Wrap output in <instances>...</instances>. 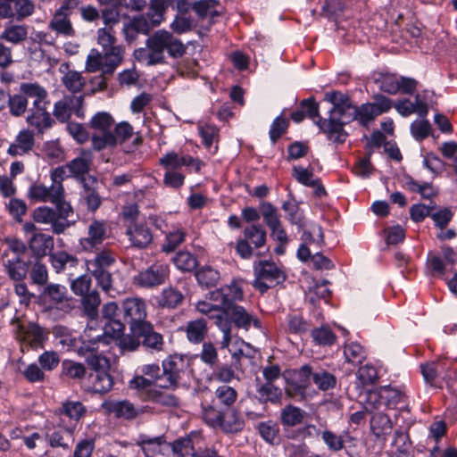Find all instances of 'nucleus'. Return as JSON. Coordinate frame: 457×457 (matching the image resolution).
Returning <instances> with one entry per match:
<instances>
[{
  "instance_id": "obj_45",
  "label": "nucleus",
  "mask_w": 457,
  "mask_h": 457,
  "mask_svg": "<svg viewBox=\"0 0 457 457\" xmlns=\"http://www.w3.org/2000/svg\"><path fill=\"white\" fill-rule=\"evenodd\" d=\"M257 392L262 401L270 402L272 403H279L283 395L281 388L275 386L273 383H264L261 385Z\"/></svg>"
},
{
  "instance_id": "obj_56",
  "label": "nucleus",
  "mask_w": 457,
  "mask_h": 457,
  "mask_svg": "<svg viewBox=\"0 0 457 457\" xmlns=\"http://www.w3.org/2000/svg\"><path fill=\"white\" fill-rule=\"evenodd\" d=\"M427 265L429 272L436 277H442L449 266L441 254L433 253L428 254Z\"/></svg>"
},
{
  "instance_id": "obj_24",
  "label": "nucleus",
  "mask_w": 457,
  "mask_h": 457,
  "mask_svg": "<svg viewBox=\"0 0 457 457\" xmlns=\"http://www.w3.org/2000/svg\"><path fill=\"white\" fill-rule=\"evenodd\" d=\"M107 227L105 222L94 220L88 227L87 237L81 239L80 244L85 250H91L106 238Z\"/></svg>"
},
{
  "instance_id": "obj_10",
  "label": "nucleus",
  "mask_w": 457,
  "mask_h": 457,
  "mask_svg": "<svg viewBox=\"0 0 457 457\" xmlns=\"http://www.w3.org/2000/svg\"><path fill=\"white\" fill-rule=\"evenodd\" d=\"M124 330V324L119 320H107L103 329H95L88 328L82 338L88 340L92 345H88L87 350L92 351L98 348V344L109 345L114 339L119 338Z\"/></svg>"
},
{
  "instance_id": "obj_30",
  "label": "nucleus",
  "mask_w": 457,
  "mask_h": 457,
  "mask_svg": "<svg viewBox=\"0 0 457 457\" xmlns=\"http://www.w3.org/2000/svg\"><path fill=\"white\" fill-rule=\"evenodd\" d=\"M29 247L37 256H45L54 248V237L44 233H34L29 239Z\"/></svg>"
},
{
  "instance_id": "obj_44",
  "label": "nucleus",
  "mask_w": 457,
  "mask_h": 457,
  "mask_svg": "<svg viewBox=\"0 0 457 457\" xmlns=\"http://www.w3.org/2000/svg\"><path fill=\"white\" fill-rule=\"evenodd\" d=\"M199 284L206 287H214L220 280V273L211 266H204L199 269L195 273Z\"/></svg>"
},
{
  "instance_id": "obj_43",
  "label": "nucleus",
  "mask_w": 457,
  "mask_h": 457,
  "mask_svg": "<svg viewBox=\"0 0 457 457\" xmlns=\"http://www.w3.org/2000/svg\"><path fill=\"white\" fill-rule=\"evenodd\" d=\"M344 355L348 362L357 365L365 359V351L361 344L350 342L345 345Z\"/></svg>"
},
{
  "instance_id": "obj_37",
  "label": "nucleus",
  "mask_w": 457,
  "mask_h": 457,
  "mask_svg": "<svg viewBox=\"0 0 457 457\" xmlns=\"http://www.w3.org/2000/svg\"><path fill=\"white\" fill-rule=\"evenodd\" d=\"M115 262V257L110 251H102L94 259L87 261V267L89 271L95 270H106Z\"/></svg>"
},
{
  "instance_id": "obj_19",
  "label": "nucleus",
  "mask_w": 457,
  "mask_h": 457,
  "mask_svg": "<svg viewBox=\"0 0 457 457\" xmlns=\"http://www.w3.org/2000/svg\"><path fill=\"white\" fill-rule=\"evenodd\" d=\"M225 318L228 320L229 318L237 328L245 331L249 330L252 326L255 328H260L262 326L261 321L254 314L240 305L232 306L226 310Z\"/></svg>"
},
{
  "instance_id": "obj_13",
  "label": "nucleus",
  "mask_w": 457,
  "mask_h": 457,
  "mask_svg": "<svg viewBox=\"0 0 457 457\" xmlns=\"http://www.w3.org/2000/svg\"><path fill=\"white\" fill-rule=\"evenodd\" d=\"M211 295V293L209 294ZM196 310L207 315L209 318L215 320V324L222 332V345L228 346L229 340V326L231 322L225 318L226 310L220 302H215L210 298L208 301H199L196 303Z\"/></svg>"
},
{
  "instance_id": "obj_5",
  "label": "nucleus",
  "mask_w": 457,
  "mask_h": 457,
  "mask_svg": "<svg viewBox=\"0 0 457 457\" xmlns=\"http://www.w3.org/2000/svg\"><path fill=\"white\" fill-rule=\"evenodd\" d=\"M54 205L57 211L48 206L36 208L33 212V219L37 223L51 225L54 233L61 234L71 226L68 218L73 212L71 204L66 201Z\"/></svg>"
},
{
  "instance_id": "obj_14",
  "label": "nucleus",
  "mask_w": 457,
  "mask_h": 457,
  "mask_svg": "<svg viewBox=\"0 0 457 457\" xmlns=\"http://www.w3.org/2000/svg\"><path fill=\"white\" fill-rule=\"evenodd\" d=\"M136 445L140 447L145 457H171V446L163 436L151 437L140 434L136 438Z\"/></svg>"
},
{
  "instance_id": "obj_63",
  "label": "nucleus",
  "mask_w": 457,
  "mask_h": 457,
  "mask_svg": "<svg viewBox=\"0 0 457 457\" xmlns=\"http://www.w3.org/2000/svg\"><path fill=\"white\" fill-rule=\"evenodd\" d=\"M384 405L381 388L379 390H370L367 392L364 400V410L367 412L378 411Z\"/></svg>"
},
{
  "instance_id": "obj_8",
  "label": "nucleus",
  "mask_w": 457,
  "mask_h": 457,
  "mask_svg": "<svg viewBox=\"0 0 457 457\" xmlns=\"http://www.w3.org/2000/svg\"><path fill=\"white\" fill-rule=\"evenodd\" d=\"M162 368L163 374L159 378V387L176 388L189 369V359L184 355L173 354L163 361Z\"/></svg>"
},
{
  "instance_id": "obj_64",
  "label": "nucleus",
  "mask_w": 457,
  "mask_h": 457,
  "mask_svg": "<svg viewBox=\"0 0 457 457\" xmlns=\"http://www.w3.org/2000/svg\"><path fill=\"white\" fill-rule=\"evenodd\" d=\"M261 436L270 444H275L278 440V426L272 422H262L258 426Z\"/></svg>"
},
{
  "instance_id": "obj_4",
  "label": "nucleus",
  "mask_w": 457,
  "mask_h": 457,
  "mask_svg": "<svg viewBox=\"0 0 457 457\" xmlns=\"http://www.w3.org/2000/svg\"><path fill=\"white\" fill-rule=\"evenodd\" d=\"M20 91L28 98H33V107L30 109L32 113L28 116L27 121L37 129L49 127L51 117L46 112V90L37 83H22Z\"/></svg>"
},
{
  "instance_id": "obj_50",
  "label": "nucleus",
  "mask_w": 457,
  "mask_h": 457,
  "mask_svg": "<svg viewBox=\"0 0 457 457\" xmlns=\"http://www.w3.org/2000/svg\"><path fill=\"white\" fill-rule=\"evenodd\" d=\"M66 165L71 177L81 178L83 180V176L89 170L90 160L87 156H79Z\"/></svg>"
},
{
  "instance_id": "obj_38",
  "label": "nucleus",
  "mask_w": 457,
  "mask_h": 457,
  "mask_svg": "<svg viewBox=\"0 0 457 457\" xmlns=\"http://www.w3.org/2000/svg\"><path fill=\"white\" fill-rule=\"evenodd\" d=\"M49 259L53 268L57 273L62 271L67 265L75 267L78 264V260L73 255L63 251L51 253Z\"/></svg>"
},
{
  "instance_id": "obj_39",
  "label": "nucleus",
  "mask_w": 457,
  "mask_h": 457,
  "mask_svg": "<svg viewBox=\"0 0 457 457\" xmlns=\"http://www.w3.org/2000/svg\"><path fill=\"white\" fill-rule=\"evenodd\" d=\"M220 347L222 349H228L231 353L232 358L238 361L242 356H245V348L249 347V345L240 339L239 337L232 334V326H229V340L228 346L222 345V340L220 341Z\"/></svg>"
},
{
  "instance_id": "obj_47",
  "label": "nucleus",
  "mask_w": 457,
  "mask_h": 457,
  "mask_svg": "<svg viewBox=\"0 0 457 457\" xmlns=\"http://www.w3.org/2000/svg\"><path fill=\"white\" fill-rule=\"evenodd\" d=\"M423 378L427 383L433 385L436 378L445 370V364L443 361H432L420 366Z\"/></svg>"
},
{
  "instance_id": "obj_34",
  "label": "nucleus",
  "mask_w": 457,
  "mask_h": 457,
  "mask_svg": "<svg viewBox=\"0 0 457 457\" xmlns=\"http://www.w3.org/2000/svg\"><path fill=\"white\" fill-rule=\"evenodd\" d=\"M82 339L83 345L80 347L79 351L89 353V355L87 357V362L94 370V372H96L98 370H107L110 367L109 360L101 354L95 353L94 352L96 349L92 351L87 350V347L92 345L91 343L88 342V340H86L85 342V338Z\"/></svg>"
},
{
  "instance_id": "obj_54",
  "label": "nucleus",
  "mask_w": 457,
  "mask_h": 457,
  "mask_svg": "<svg viewBox=\"0 0 457 457\" xmlns=\"http://www.w3.org/2000/svg\"><path fill=\"white\" fill-rule=\"evenodd\" d=\"M261 213L270 229L282 224L278 210L270 203H263L261 205Z\"/></svg>"
},
{
  "instance_id": "obj_16",
  "label": "nucleus",
  "mask_w": 457,
  "mask_h": 457,
  "mask_svg": "<svg viewBox=\"0 0 457 457\" xmlns=\"http://www.w3.org/2000/svg\"><path fill=\"white\" fill-rule=\"evenodd\" d=\"M169 265L157 262L148 269L139 272L135 277V282L142 287H154L163 284L169 277Z\"/></svg>"
},
{
  "instance_id": "obj_12",
  "label": "nucleus",
  "mask_w": 457,
  "mask_h": 457,
  "mask_svg": "<svg viewBox=\"0 0 457 457\" xmlns=\"http://www.w3.org/2000/svg\"><path fill=\"white\" fill-rule=\"evenodd\" d=\"M244 237L236 244V252L243 259L253 256V248H261L266 244L267 233L261 225H251L244 229Z\"/></svg>"
},
{
  "instance_id": "obj_26",
  "label": "nucleus",
  "mask_w": 457,
  "mask_h": 457,
  "mask_svg": "<svg viewBox=\"0 0 457 457\" xmlns=\"http://www.w3.org/2000/svg\"><path fill=\"white\" fill-rule=\"evenodd\" d=\"M254 275L264 278L270 284L278 285L285 280L284 272L272 262L261 261L254 268Z\"/></svg>"
},
{
  "instance_id": "obj_52",
  "label": "nucleus",
  "mask_w": 457,
  "mask_h": 457,
  "mask_svg": "<svg viewBox=\"0 0 457 457\" xmlns=\"http://www.w3.org/2000/svg\"><path fill=\"white\" fill-rule=\"evenodd\" d=\"M2 243L7 246V249L2 253L3 259H6L8 257L10 251L15 254V257L21 258L27 251L26 245L21 239L14 237H6L2 240Z\"/></svg>"
},
{
  "instance_id": "obj_35",
  "label": "nucleus",
  "mask_w": 457,
  "mask_h": 457,
  "mask_svg": "<svg viewBox=\"0 0 457 457\" xmlns=\"http://www.w3.org/2000/svg\"><path fill=\"white\" fill-rule=\"evenodd\" d=\"M171 446V455L178 457H195L196 452L190 436L175 440Z\"/></svg>"
},
{
  "instance_id": "obj_20",
  "label": "nucleus",
  "mask_w": 457,
  "mask_h": 457,
  "mask_svg": "<svg viewBox=\"0 0 457 457\" xmlns=\"http://www.w3.org/2000/svg\"><path fill=\"white\" fill-rule=\"evenodd\" d=\"M28 197L36 202H49L53 204H59L65 201L61 196V188L59 187H46L41 183H34L28 189Z\"/></svg>"
},
{
  "instance_id": "obj_31",
  "label": "nucleus",
  "mask_w": 457,
  "mask_h": 457,
  "mask_svg": "<svg viewBox=\"0 0 457 457\" xmlns=\"http://www.w3.org/2000/svg\"><path fill=\"white\" fill-rule=\"evenodd\" d=\"M92 391L97 394H104L110 391L113 386L112 376L107 370H98L89 376Z\"/></svg>"
},
{
  "instance_id": "obj_36",
  "label": "nucleus",
  "mask_w": 457,
  "mask_h": 457,
  "mask_svg": "<svg viewBox=\"0 0 457 457\" xmlns=\"http://www.w3.org/2000/svg\"><path fill=\"white\" fill-rule=\"evenodd\" d=\"M392 427V421L386 414L381 411L373 414L370 420V428L377 436L389 434Z\"/></svg>"
},
{
  "instance_id": "obj_41",
  "label": "nucleus",
  "mask_w": 457,
  "mask_h": 457,
  "mask_svg": "<svg viewBox=\"0 0 457 457\" xmlns=\"http://www.w3.org/2000/svg\"><path fill=\"white\" fill-rule=\"evenodd\" d=\"M110 411L116 417L127 420L134 419L140 413V411L129 401H120L112 403Z\"/></svg>"
},
{
  "instance_id": "obj_61",
  "label": "nucleus",
  "mask_w": 457,
  "mask_h": 457,
  "mask_svg": "<svg viewBox=\"0 0 457 457\" xmlns=\"http://www.w3.org/2000/svg\"><path fill=\"white\" fill-rule=\"evenodd\" d=\"M378 115L379 111L375 108L374 104L370 103L363 104L360 107H357L355 120H358L361 125L366 126Z\"/></svg>"
},
{
  "instance_id": "obj_3",
  "label": "nucleus",
  "mask_w": 457,
  "mask_h": 457,
  "mask_svg": "<svg viewBox=\"0 0 457 457\" xmlns=\"http://www.w3.org/2000/svg\"><path fill=\"white\" fill-rule=\"evenodd\" d=\"M164 50L173 58L182 57L186 46L170 32L165 29L155 31L146 40V48L135 51V58L146 65H154L164 62Z\"/></svg>"
},
{
  "instance_id": "obj_23",
  "label": "nucleus",
  "mask_w": 457,
  "mask_h": 457,
  "mask_svg": "<svg viewBox=\"0 0 457 457\" xmlns=\"http://www.w3.org/2000/svg\"><path fill=\"white\" fill-rule=\"evenodd\" d=\"M35 138L34 133L23 129L21 130L12 143L10 144L7 154L11 156H21L29 154L34 147Z\"/></svg>"
},
{
  "instance_id": "obj_58",
  "label": "nucleus",
  "mask_w": 457,
  "mask_h": 457,
  "mask_svg": "<svg viewBox=\"0 0 457 457\" xmlns=\"http://www.w3.org/2000/svg\"><path fill=\"white\" fill-rule=\"evenodd\" d=\"M384 405L388 408H395L397 404L403 403L405 395L396 388L385 386L381 388Z\"/></svg>"
},
{
  "instance_id": "obj_55",
  "label": "nucleus",
  "mask_w": 457,
  "mask_h": 457,
  "mask_svg": "<svg viewBox=\"0 0 457 457\" xmlns=\"http://www.w3.org/2000/svg\"><path fill=\"white\" fill-rule=\"evenodd\" d=\"M304 411L301 409L288 405L281 411V420L287 426H295L303 421Z\"/></svg>"
},
{
  "instance_id": "obj_22",
  "label": "nucleus",
  "mask_w": 457,
  "mask_h": 457,
  "mask_svg": "<svg viewBox=\"0 0 457 457\" xmlns=\"http://www.w3.org/2000/svg\"><path fill=\"white\" fill-rule=\"evenodd\" d=\"M312 375V368L308 365L295 370L289 380V386L286 389L287 393L291 396H303L304 390L311 385Z\"/></svg>"
},
{
  "instance_id": "obj_46",
  "label": "nucleus",
  "mask_w": 457,
  "mask_h": 457,
  "mask_svg": "<svg viewBox=\"0 0 457 457\" xmlns=\"http://www.w3.org/2000/svg\"><path fill=\"white\" fill-rule=\"evenodd\" d=\"M303 244L308 246H312L313 249H318L323 243L324 237L322 229L320 226L312 225L308 230H304L302 235Z\"/></svg>"
},
{
  "instance_id": "obj_59",
  "label": "nucleus",
  "mask_w": 457,
  "mask_h": 457,
  "mask_svg": "<svg viewBox=\"0 0 457 457\" xmlns=\"http://www.w3.org/2000/svg\"><path fill=\"white\" fill-rule=\"evenodd\" d=\"M67 293V288L64 286L50 284L44 289L43 295L46 298H49L54 303H60L68 299Z\"/></svg>"
},
{
  "instance_id": "obj_60",
  "label": "nucleus",
  "mask_w": 457,
  "mask_h": 457,
  "mask_svg": "<svg viewBox=\"0 0 457 457\" xmlns=\"http://www.w3.org/2000/svg\"><path fill=\"white\" fill-rule=\"evenodd\" d=\"M312 381L319 389L323 391L333 388L337 382L335 376L326 370L313 372Z\"/></svg>"
},
{
  "instance_id": "obj_49",
  "label": "nucleus",
  "mask_w": 457,
  "mask_h": 457,
  "mask_svg": "<svg viewBox=\"0 0 457 457\" xmlns=\"http://www.w3.org/2000/svg\"><path fill=\"white\" fill-rule=\"evenodd\" d=\"M148 400L162 405L170 407L177 406L179 403V401L177 396L158 388L149 390Z\"/></svg>"
},
{
  "instance_id": "obj_40",
  "label": "nucleus",
  "mask_w": 457,
  "mask_h": 457,
  "mask_svg": "<svg viewBox=\"0 0 457 457\" xmlns=\"http://www.w3.org/2000/svg\"><path fill=\"white\" fill-rule=\"evenodd\" d=\"M84 192L83 198L85 199L88 209L91 211H96L101 204V198L98 194L94 189V184H96V180L93 178H89L87 180H82Z\"/></svg>"
},
{
  "instance_id": "obj_32",
  "label": "nucleus",
  "mask_w": 457,
  "mask_h": 457,
  "mask_svg": "<svg viewBox=\"0 0 457 457\" xmlns=\"http://www.w3.org/2000/svg\"><path fill=\"white\" fill-rule=\"evenodd\" d=\"M207 323L204 319H197L189 321L186 328L187 339L195 344L202 342L207 334Z\"/></svg>"
},
{
  "instance_id": "obj_7",
  "label": "nucleus",
  "mask_w": 457,
  "mask_h": 457,
  "mask_svg": "<svg viewBox=\"0 0 457 457\" xmlns=\"http://www.w3.org/2000/svg\"><path fill=\"white\" fill-rule=\"evenodd\" d=\"M122 60V48H112L110 52L103 54L93 48L87 54L86 70L89 72L101 71L104 74H112Z\"/></svg>"
},
{
  "instance_id": "obj_57",
  "label": "nucleus",
  "mask_w": 457,
  "mask_h": 457,
  "mask_svg": "<svg viewBox=\"0 0 457 457\" xmlns=\"http://www.w3.org/2000/svg\"><path fill=\"white\" fill-rule=\"evenodd\" d=\"M183 298L179 290L169 287L162 291L159 303L163 307L175 308L182 303Z\"/></svg>"
},
{
  "instance_id": "obj_28",
  "label": "nucleus",
  "mask_w": 457,
  "mask_h": 457,
  "mask_svg": "<svg viewBox=\"0 0 457 457\" xmlns=\"http://www.w3.org/2000/svg\"><path fill=\"white\" fill-rule=\"evenodd\" d=\"M137 337H143V345L150 349L160 351L163 345L162 336L154 332L150 323L143 324L138 331L132 332Z\"/></svg>"
},
{
  "instance_id": "obj_15",
  "label": "nucleus",
  "mask_w": 457,
  "mask_h": 457,
  "mask_svg": "<svg viewBox=\"0 0 457 457\" xmlns=\"http://www.w3.org/2000/svg\"><path fill=\"white\" fill-rule=\"evenodd\" d=\"M124 319L129 323L131 332L138 331L143 324H147L146 304L140 298H128L122 303Z\"/></svg>"
},
{
  "instance_id": "obj_27",
  "label": "nucleus",
  "mask_w": 457,
  "mask_h": 457,
  "mask_svg": "<svg viewBox=\"0 0 457 457\" xmlns=\"http://www.w3.org/2000/svg\"><path fill=\"white\" fill-rule=\"evenodd\" d=\"M131 245L137 248L146 247L153 240L150 229L145 225L133 224L127 229Z\"/></svg>"
},
{
  "instance_id": "obj_9",
  "label": "nucleus",
  "mask_w": 457,
  "mask_h": 457,
  "mask_svg": "<svg viewBox=\"0 0 457 457\" xmlns=\"http://www.w3.org/2000/svg\"><path fill=\"white\" fill-rule=\"evenodd\" d=\"M172 0H149L147 12L133 21L135 29L147 33L153 27L160 25L164 21V16L171 5Z\"/></svg>"
},
{
  "instance_id": "obj_18",
  "label": "nucleus",
  "mask_w": 457,
  "mask_h": 457,
  "mask_svg": "<svg viewBox=\"0 0 457 457\" xmlns=\"http://www.w3.org/2000/svg\"><path fill=\"white\" fill-rule=\"evenodd\" d=\"M83 96H65L54 104V116L61 122L67 121L71 113L83 117Z\"/></svg>"
},
{
  "instance_id": "obj_21",
  "label": "nucleus",
  "mask_w": 457,
  "mask_h": 457,
  "mask_svg": "<svg viewBox=\"0 0 457 457\" xmlns=\"http://www.w3.org/2000/svg\"><path fill=\"white\" fill-rule=\"evenodd\" d=\"M243 298V288L237 282H232L228 286L211 292V299L215 302H220L225 310L236 306L237 304H235L234 302L241 301Z\"/></svg>"
},
{
  "instance_id": "obj_2",
  "label": "nucleus",
  "mask_w": 457,
  "mask_h": 457,
  "mask_svg": "<svg viewBox=\"0 0 457 457\" xmlns=\"http://www.w3.org/2000/svg\"><path fill=\"white\" fill-rule=\"evenodd\" d=\"M325 100L333 104L328 119H319L316 125L320 131L327 135L328 140L337 144L345 141L348 134L344 126L355 120L357 106L353 105L349 97L340 92H331L325 95Z\"/></svg>"
},
{
  "instance_id": "obj_11",
  "label": "nucleus",
  "mask_w": 457,
  "mask_h": 457,
  "mask_svg": "<svg viewBox=\"0 0 457 457\" xmlns=\"http://www.w3.org/2000/svg\"><path fill=\"white\" fill-rule=\"evenodd\" d=\"M86 408L79 401H66L59 408L58 420L55 422L57 428L64 429L66 435L73 436L77 424L85 415Z\"/></svg>"
},
{
  "instance_id": "obj_42",
  "label": "nucleus",
  "mask_w": 457,
  "mask_h": 457,
  "mask_svg": "<svg viewBox=\"0 0 457 457\" xmlns=\"http://www.w3.org/2000/svg\"><path fill=\"white\" fill-rule=\"evenodd\" d=\"M186 238V231L180 228H175L166 234L165 242L162 245V251L171 253L179 246Z\"/></svg>"
},
{
  "instance_id": "obj_25",
  "label": "nucleus",
  "mask_w": 457,
  "mask_h": 457,
  "mask_svg": "<svg viewBox=\"0 0 457 457\" xmlns=\"http://www.w3.org/2000/svg\"><path fill=\"white\" fill-rule=\"evenodd\" d=\"M70 16L65 12L56 10L49 21L48 28L58 36L65 37H74L76 31Z\"/></svg>"
},
{
  "instance_id": "obj_17",
  "label": "nucleus",
  "mask_w": 457,
  "mask_h": 457,
  "mask_svg": "<svg viewBox=\"0 0 457 457\" xmlns=\"http://www.w3.org/2000/svg\"><path fill=\"white\" fill-rule=\"evenodd\" d=\"M16 334L21 341L27 343L35 349L43 347L44 343L48 338V332L34 322L19 324Z\"/></svg>"
},
{
  "instance_id": "obj_53",
  "label": "nucleus",
  "mask_w": 457,
  "mask_h": 457,
  "mask_svg": "<svg viewBox=\"0 0 457 457\" xmlns=\"http://www.w3.org/2000/svg\"><path fill=\"white\" fill-rule=\"evenodd\" d=\"M62 83L68 90L77 93L83 88L86 80L82 77L81 73L76 71H69L62 77Z\"/></svg>"
},
{
  "instance_id": "obj_48",
  "label": "nucleus",
  "mask_w": 457,
  "mask_h": 457,
  "mask_svg": "<svg viewBox=\"0 0 457 457\" xmlns=\"http://www.w3.org/2000/svg\"><path fill=\"white\" fill-rule=\"evenodd\" d=\"M219 1L217 0H200L194 4L193 10L198 14L200 18L211 17L213 18L219 15L217 6Z\"/></svg>"
},
{
  "instance_id": "obj_6",
  "label": "nucleus",
  "mask_w": 457,
  "mask_h": 457,
  "mask_svg": "<svg viewBox=\"0 0 457 457\" xmlns=\"http://www.w3.org/2000/svg\"><path fill=\"white\" fill-rule=\"evenodd\" d=\"M113 126L114 120L109 112H99L92 117L90 127L94 130L92 144L95 150L100 151L116 145Z\"/></svg>"
},
{
  "instance_id": "obj_62",
  "label": "nucleus",
  "mask_w": 457,
  "mask_h": 457,
  "mask_svg": "<svg viewBox=\"0 0 457 457\" xmlns=\"http://www.w3.org/2000/svg\"><path fill=\"white\" fill-rule=\"evenodd\" d=\"M101 303L99 294L94 290L82 295V305L85 312L91 318L97 313V308Z\"/></svg>"
},
{
  "instance_id": "obj_1",
  "label": "nucleus",
  "mask_w": 457,
  "mask_h": 457,
  "mask_svg": "<svg viewBox=\"0 0 457 457\" xmlns=\"http://www.w3.org/2000/svg\"><path fill=\"white\" fill-rule=\"evenodd\" d=\"M237 398V393L232 386H218L211 400L202 401V419L210 427L220 428L227 433L240 431L243 421L234 408Z\"/></svg>"
},
{
  "instance_id": "obj_51",
  "label": "nucleus",
  "mask_w": 457,
  "mask_h": 457,
  "mask_svg": "<svg viewBox=\"0 0 457 457\" xmlns=\"http://www.w3.org/2000/svg\"><path fill=\"white\" fill-rule=\"evenodd\" d=\"M187 156L179 155L175 152H169L159 160V163L167 170H177L186 166Z\"/></svg>"
},
{
  "instance_id": "obj_29",
  "label": "nucleus",
  "mask_w": 457,
  "mask_h": 457,
  "mask_svg": "<svg viewBox=\"0 0 457 457\" xmlns=\"http://www.w3.org/2000/svg\"><path fill=\"white\" fill-rule=\"evenodd\" d=\"M3 260L4 269L11 279L22 281L26 278L29 265L21 257Z\"/></svg>"
},
{
  "instance_id": "obj_33",
  "label": "nucleus",
  "mask_w": 457,
  "mask_h": 457,
  "mask_svg": "<svg viewBox=\"0 0 457 457\" xmlns=\"http://www.w3.org/2000/svg\"><path fill=\"white\" fill-rule=\"evenodd\" d=\"M28 36V29L25 25L10 24L6 26L0 35V38L9 43L17 45L24 41Z\"/></svg>"
}]
</instances>
